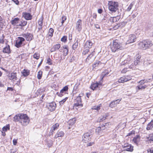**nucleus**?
I'll return each mask as SVG.
<instances>
[{"label":"nucleus","mask_w":153,"mask_h":153,"mask_svg":"<svg viewBox=\"0 0 153 153\" xmlns=\"http://www.w3.org/2000/svg\"><path fill=\"white\" fill-rule=\"evenodd\" d=\"M13 121L19 122L23 126L27 125L29 123V118L26 114H19L16 115L13 117Z\"/></svg>","instance_id":"f257e3e1"},{"label":"nucleus","mask_w":153,"mask_h":153,"mask_svg":"<svg viewBox=\"0 0 153 153\" xmlns=\"http://www.w3.org/2000/svg\"><path fill=\"white\" fill-rule=\"evenodd\" d=\"M152 41L149 40H144L140 41L139 43V48L143 50H146L150 48L153 45Z\"/></svg>","instance_id":"f03ea898"},{"label":"nucleus","mask_w":153,"mask_h":153,"mask_svg":"<svg viewBox=\"0 0 153 153\" xmlns=\"http://www.w3.org/2000/svg\"><path fill=\"white\" fill-rule=\"evenodd\" d=\"M122 44L118 42L117 40H114L113 44L110 46L112 52H115L118 49L121 50L123 48Z\"/></svg>","instance_id":"7ed1b4c3"},{"label":"nucleus","mask_w":153,"mask_h":153,"mask_svg":"<svg viewBox=\"0 0 153 153\" xmlns=\"http://www.w3.org/2000/svg\"><path fill=\"white\" fill-rule=\"evenodd\" d=\"M108 6L109 10L112 13H115L118 10V4L117 2L109 1Z\"/></svg>","instance_id":"20e7f679"},{"label":"nucleus","mask_w":153,"mask_h":153,"mask_svg":"<svg viewBox=\"0 0 153 153\" xmlns=\"http://www.w3.org/2000/svg\"><path fill=\"white\" fill-rule=\"evenodd\" d=\"M92 135L90 132L85 133L82 136V141L85 143L88 142L91 140Z\"/></svg>","instance_id":"39448f33"},{"label":"nucleus","mask_w":153,"mask_h":153,"mask_svg":"<svg viewBox=\"0 0 153 153\" xmlns=\"http://www.w3.org/2000/svg\"><path fill=\"white\" fill-rule=\"evenodd\" d=\"M74 106L76 107H82L83 106V104L82 103L81 98V96H79L77 97L74 101Z\"/></svg>","instance_id":"423d86ee"},{"label":"nucleus","mask_w":153,"mask_h":153,"mask_svg":"<svg viewBox=\"0 0 153 153\" xmlns=\"http://www.w3.org/2000/svg\"><path fill=\"white\" fill-rule=\"evenodd\" d=\"M25 40V39L23 37H18L16 40L15 46L18 48L21 47L22 44L23 42Z\"/></svg>","instance_id":"0eeeda50"},{"label":"nucleus","mask_w":153,"mask_h":153,"mask_svg":"<svg viewBox=\"0 0 153 153\" xmlns=\"http://www.w3.org/2000/svg\"><path fill=\"white\" fill-rule=\"evenodd\" d=\"M47 107L49 111H52L55 109L56 104L54 102H52L47 104Z\"/></svg>","instance_id":"6e6552de"},{"label":"nucleus","mask_w":153,"mask_h":153,"mask_svg":"<svg viewBox=\"0 0 153 153\" xmlns=\"http://www.w3.org/2000/svg\"><path fill=\"white\" fill-rule=\"evenodd\" d=\"M131 79V78L129 76H123L121 77L117 82L119 83H124Z\"/></svg>","instance_id":"1a4fd4ad"},{"label":"nucleus","mask_w":153,"mask_h":153,"mask_svg":"<svg viewBox=\"0 0 153 153\" xmlns=\"http://www.w3.org/2000/svg\"><path fill=\"white\" fill-rule=\"evenodd\" d=\"M136 36L133 34H131L129 35L128 39L126 42V44H130L134 42L136 40Z\"/></svg>","instance_id":"9d476101"},{"label":"nucleus","mask_w":153,"mask_h":153,"mask_svg":"<svg viewBox=\"0 0 153 153\" xmlns=\"http://www.w3.org/2000/svg\"><path fill=\"white\" fill-rule=\"evenodd\" d=\"M22 36L25 38L27 41H30L32 39L33 35L29 33L22 34Z\"/></svg>","instance_id":"9b49d317"},{"label":"nucleus","mask_w":153,"mask_h":153,"mask_svg":"<svg viewBox=\"0 0 153 153\" xmlns=\"http://www.w3.org/2000/svg\"><path fill=\"white\" fill-rule=\"evenodd\" d=\"M22 16L27 20H29L32 19V16L31 14L28 13L23 12L22 14Z\"/></svg>","instance_id":"f8f14e48"},{"label":"nucleus","mask_w":153,"mask_h":153,"mask_svg":"<svg viewBox=\"0 0 153 153\" xmlns=\"http://www.w3.org/2000/svg\"><path fill=\"white\" fill-rule=\"evenodd\" d=\"M82 21L80 19H79L77 22L76 24V29L79 32L82 29Z\"/></svg>","instance_id":"ddd939ff"},{"label":"nucleus","mask_w":153,"mask_h":153,"mask_svg":"<svg viewBox=\"0 0 153 153\" xmlns=\"http://www.w3.org/2000/svg\"><path fill=\"white\" fill-rule=\"evenodd\" d=\"M5 44L6 46L3 48V52L4 53L9 54L11 53L10 46L7 43H5Z\"/></svg>","instance_id":"4468645a"},{"label":"nucleus","mask_w":153,"mask_h":153,"mask_svg":"<svg viewBox=\"0 0 153 153\" xmlns=\"http://www.w3.org/2000/svg\"><path fill=\"white\" fill-rule=\"evenodd\" d=\"M17 73L16 72H12L9 75V78L10 80L14 81L17 79Z\"/></svg>","instance_id":"2eb2a0df"},{"label":"nucleus","mask_w":153,"mask_h":153,"mask_svg":"<svg viewBox=\"0 0 153 153\" xmlns=\"http://www.w3.org/2000/svg\"><path fill=\"white\" fill-rule=\"evenodd\" d=\"M59 126V124L58 123H56L52 126L50 131V135H53V132L55 130L57 129Z\"/></svg>","instance_id":"dca6fc26"},{"label":"nucleus","mask_w":153,"mask_h":153,"mask_svg":"<svg viewBox=\"0 0 153 153\" xmlns=\"http://www.w3.org/2000/svg\"><path fill=\"white\" fill-rule=\"evenodd\" d=\"M61 47V45L59 44H58L54 45L51 49V52H53L58 50Z\"/></svg>","instance_id":"f3484780"},{"label":"nucleus","mask_w":153,"mask_h":153,"mask_svg":"<svg viewBox=\"0 0 153 153\" xmlns=\"http://www.w3.org/2000/svg\"><path fill=\"white\" fill-rule=\"evenodd\" d=\"M102 85V83L100 82H96L92 84L91 86V89L94 90L97 88L99 85Z\"/></svg>","instance_id":"a211bd4d"},{"label":"nucleus","mask_w":153,"mask_h":153,"mask_svg":"<svg viewBox=\"0 0 153 153\" xmlns=\"http://www.w3.org/2000/svg\"><path fill=\"white\" fill-rule=\"evenodd\" d=\"M62 51L64 56H66L68 54L69 51L68 46L67 45H64L62 47Z\"/></svg>","instance_id":"6ab92c4d"},{"label":"nucleus","mask_w":153,"mask_h":153,"mask_svg":"<svg viewBox=\"0 0 153 153\" xmlns=\"http://www.w3.org/2000/svg\"><path fill=\"white\" fill-rule=\"evenodd\" d=\"M93 44V43L90 40L87 41L85 44L84 47L87 48H91Z\"/></svg>","instance_id":"aec40b11"},{"label":"nucleus","mask_w":153,"mask_h":153,"mask_svg":"<svg viewBox=\"0 0 153 153\" xmlns=\"http://www.w3.org/2000/svg\"><path fill=\"white\" fill-rule=\"evenodd\" d=\"M120 19V16H117L115 17H111L109 19V21L111 22H115L118 21Z\"/></svg>","instance_id":"412c9836"},{"label":"nucleus","mask_w":153,"mask_h":153,"mask_svg":"<svg viewBox=\"0 0 153 153\" xmlns=\"http://www.w3.org/2000/svg\"><path fill=\"white\" fill-rule=\"evenodd\" d=\"M65 134L64 132L62 131H58L56 134L54 138H57L60 137H63Z\"/></svg>","instance_id":"4be33fe9"},{"label":"nucleus","mask_w":153,"mask_h":153,"mask_svg":"<svg viewBox=\"0 0 153 153\" xmlns=\"http://www.w3.org/2000/svg\"><path fill=\"white\" fill-rule=\"evenodd\" d=\"M109 114L108 113H105L102 116H101L99 117L98 119V121L99 122H100L103 121L108 116Z\"/></svg>","instance_id":"5701e85b"},{"label":"nucleus","mask_w":153,"mask_h":153,"mask_svg":"<svg viewBox=\"0 0 153 153\" xmlns=\"http://www.w3.org/2000/svg\"><path fill=\"white\" fill-rule=\"evenodd\" d=\"M133 61H131L130 60H129L128 61V65L129 68L130 69L133 68L135 67L136 65L134 64V63H133Z\"/></svg>","instance_id":"b1692460"},{"label":"nucleus","mask_w":153,"mask_h":153,"mask_svg":"<svg viewBox=\"0 0 153 153\" xmlns=\"http://www.w3.org/2000/svg\"><path fill=\"white\" fill-rule=\"evenodd\" d=\"M19 19L18 18H15L13 19L11 21V23L12 25H17L19 23Z\"/></svg>","instance_id":"393cba45"},{"label":"nucleus","mask_w":153,"mask_h":153,"mask_svg":"<svg viewBox=\"0 0 153 153\" xmlns=\"http://www.w3.org/2000/svg\"><path fill=\"white\" fill-rule=\"evenodd\" d=\"M94 52H92L90 55H89L86 59V62H88L90 59L93 60L94 59Z\"/></svg>","instance_id":"a878e982"},{"label":"nucleus","mask_w":153,"mask_h":153,"mask_svg":"<svg viewBox=\"0 0 153 153\" xmlns=\"http://www.w3.org/2000/svg\"><path fill=\"white\" fill-rule=\"evenodd\" d=\"M101 104H100L98 105H95L92 108V109L93 110H95L94 111L96 112H98L99 111L100 109V108L101 107Z\"/></svg>","instance_id":"bb28decb"},{"label":"nucleus","mask_w":153,"mask_h":153,"mask_svg":"<svg viewBox=\"0 0 153 153\" xmlns=\"http://www.w3.org/2000/svg\"><path fill=\"white\" fill-rule=\"evenodd\" d=\"M153 127V119L148 124L146 129L147 130H152Z\"/></svg>","instance_id":"cd10ccee"},{"label":"nucleus","mask_w":153,"mask_h":153,"mask_svg":"<svg viewBox=\"0 0 153 153\" xmlns=\"http://www.w3.org/2000/svg\"><path fill=\"white\" fill-rule=\"evenodd\" d=\"M104 129H105V128H103V126L101 127H99L96 129V132L100 134V133H102V132Z\"/></svg>","instance_id":"c85d7f7f"},{"label":"nucleus","mask_w":153,"mask_h":153,"mask_svg":"<svg viewBox=\"0 0 153 153\" xmlns=\"http://www.w3.org/2000/svg\"><path fill=\"white\" fill-rule=\"evenodd\" d=\"M147 141H149L150 143L153 142V134H151L149 135V136L146 137Z\"/></svg>","instance_id":"c756f323"},{"label":"nucleus","mask_w":153,"mask_h":153,"mask_svg":"<svg viewBox=\"0 0 153 153\" xmlns=\"http://www.w3.org/2000/svg\"><path fill=\"white\" fill-rule=\"evenodd\" d=\"M22 74L24 76H27L30 74L29 71L24 69L22 72Z\"/></svg>","instance_id":"7c9ffc66"},{"label":"nucleus","mask_w":153,"mask_h":153,"mask_svg":"<svg viewBox=\"0 0 153 153\" xmlns=\"http://www.w3.org/2000/svg\"><path fill=\"white\" fill-rule=\"evenodd\" d=\"M108 72L107 70H105L103 71L101 75V80H102L103 78L106 76L108 75Z\"/></svg>","instance_id":"2f4dec72"},{"label":"nucleus","mask_w":153,"mask_h":153,"mask_svg":"<svg viewBox=\"0 0 153 153\" xmlns=\"http://www.w3.org/2000/svg\"><path fill=\"white\" fill-rule=\"evenodd\" d=\"M140 137L139 136H137L133 139V141L136 144H137L139 141Z\"/></svg>","instance_id":"473e14b6"},{"label":"nucleus","mask_w":153,"mask_h":153,"mask_svg":"<svg viewBox=\"0 0 153 153\" xmlns=\"http://www.w3.org/2000/svg\"><path fill=\"white\" fill-rule=\"evenodd\" d=\"M140 56H138L136 57L135 61L133 62V63H134V64L137 65L140 62Z\"/></svg>","instance_id":"72a5a7b5"},{"label":"nucleus","mask_w":153,"mask_h":153,"mask_svg":"<svg viewBox=\"0 0 153 153\" xmlns=\"http://www.w3.org/2000/svg\"><path fill=\"white\" fill-rule=\"evenodd\" d=\"M43 18L42 17L40 18L38 20V24L39 26L40 27V28H42V26L43 25Z\"/></svg>","instance_id":"f704fd0d"},{"label":"nucleus","mask_w":153,"mask_h":153,"mask_svg":"<svg viewBox=\"0 0 153 153\" xmlns=\"http://www.w3.org/2000/svg\"><path fill=\"white\" fill-rule=\"evenodd\" d=\"M68 88L67 86H65L60 90L61 92L65 94L66 91L68 90Z\"/></svg>","instance_id":"c9c22d12"},{"label":"nucleus","mask_w":153,"mask_h":153,"mask_svg":"<svg viewBox=\"0 0 153 153\" xmlns=\"http://www.w3.org/2000/svg\"><path fill=\"white\" fill-rule=\"evenodd\" d=\"M125 150L127 151L132 152L133 150V146L132 145L130 146L129 147L125 148Z\"/></svg>","instance_id":"e433bc0d"},{"label":"nucleus","mask_w":153,"mask_h":153,"mask_svg":"<svg viewBox=\"0 0 153 153\" xmlns=\"http://www.w3.org/2000/svg\"><path fill=\"white\" fill-rule=\"evenodd\" d=\"M53 30L52 28H50L48 32V35L50 37H51L53 35Z\"/></svg>","instance_id":"4c0bfd02"},{"label":"nucleus","mask_w":153,"mask_h":153,"mask_svg":"<svg viewBox=\"0 0 153 153\" xmlns=\"http://www.w3.org/2000/svg\"><path fill=\"white\" fill-rule=\"evenodd\" d=\"M76 121V120L75 118H73L70 120L69 121L70 125H74Z\"/></svg>","instance_id":"58836bf2"},{"label":"nucleus","mask_w":153,"mask_h":153,"mask_svg":"<svg viewBox=\"0 0 153 153\" xmlns=\"http://www.w3.org/2000/svg\"><path fill=\"white\" fill-rule=\"evenodd\" d=\"M78 46V40H77L76 42L72 45V48L74 50L76 49Z\"/></svg>","instance_id":"ea45409f"},{"label":"nucleus","mask_w":153,"mask_h":153,"mask_svg":"<svg viewBox=\"0 0 153 153\" xmlns=\"http://www.w3.org/2000/svg\"><path fill=\"white\" fill-rule=\"evenodd\" d=\"M147 87V86L146 85L144 86H142L141 85H139L137 86V87L138 88V90H142V89H144Z\"/></svg>","instance_id":"a19ab883"},{"label":"nucleus","mask_w":153,"mask_h":153,"mask_svg":"<svg viewBox=\"0 0 153 153\" xmlns=\"http://www.w3.org/2000/svg\"><path fill=\"white\" fill-rule=\"evenodd\" d=\"M10 126L9 124L7 125L6 126H4L2 129L4 131H6L7 130H9L10 129Z\"/></svg>","instance_id":"79ce46f5"},{"label":"nucleus","mask_w":153,"mask_h":153,"mask_svg":"<svg viewBox=\"0 0 153 153\" xmlns=\"http://www.w3.org/2000/svg\"><path fill=\"white\" fill-rule=\"evenodd\" d=\"M40 57L39 53H35L33 55V57L36 59H39Z\"/></svg>","instance_id":"37998d69"},{"label":"nucleus","mask_w":153,"mask_h":153,"mask_svg":"<svg viewBox=\"0 0 153 153\" xmlns=\"http://www.w3.org/2000/svg\"><path fill=\"white\" fill-rule=\"evenodd\" d=\"M42 71H39L37 74V78L38 79H40L42 78Z\"/></svg>","instance_id":"c03bdc74"},{"label":"nucleus","mask_w":153,"mask_h":153,"mask_svg":"<svg viewBox=\"0 0 153 153\" xmlns=\"http://www.w3.org/2000/svg\"><path fill=\"white\" fill-rule=\"evenodd\" d=\"M5 36L3 34H2V36L0 38V43L1 44H4V38Z\"/></svg>","instance_id":"a18cd8bd"},{"label":"nucleus","mask_w":153,"mask_h":153,"mask_svg":"<svg viewBox=\"0 0 153 153\" xmlns=\"http://www.w3.org/2000/svg\"><path fill=\"white\" fill-rule=\"evenodd\" d=\"M101 63L100 61H97L94 63L93 65V68H94L95 67L98 66V65H101Z\"/></svg>","instance_id":"49530a36"},{"label":"nucleus","mask_w":153,"mask_h":153,"mask_svg":"<svg viewBox=\"0 0 153 153\" xmlns=\"http://www.w3.org/2000/svg\"><path fill=\"white\" fill-rule=\"evenodd\" d=\"M68 97H66L64 99L60 101L59 102V103L60 105H62L68 99Z\"/></svg>","instance_id":"de8ad7c7"},{"label":"nucleus","mask_w":153,"mask_h":153,"mask_svg":"<svg viewBox=\"0 0 153 153\" xmlns=\"http://www.w3.org/2000/svg\"><path fill=\"white\" fill-rule=\"evenodd\" d=\"M116 106V104L115 103L114 100L112 101L109 104V106L111 108L114 107Z\"/></svg>","instance_id":"09e8293b"},{"label":"nucleus","mask_w":153,"mask_h":153,"mask_svg":"<svg viewBox=\"0 0 153 153\" xmlns=\"http://www.w3.org/2000/svg\"><path fill=\"white\" fill-rule=\"evenodd\" d=\"M120 25V28H122L123 27H124L126 24V22H122L119 23Z\"/></svg>","instance_id":"8fccbe9b"},{"label":"nucleus","mask_w":153,"mask_h":153,"mask_svg":"<svg viewBox=\"0 0 153 153\" xmlns=\"http://www.w3.org/2000/svg\"><path fill=\"white\" fill-rule=\"evenodd\" d=\"M130 146H131V145L128 143H126L122 146V147L123 148H125V149L127 148V147H129Z\"/></svg>","instance_id":"3c124183"},{"label":"nucleus","mask_w":153,"mask_h":153,"mask_svg":"<svg viewBox=\"0 0 153 153\" xmlns=\"http://www.w3.org/2000/svg\"><path fill=\"white\" fill-rule=\"evenodd\" d=\"M67 36H64L61 39V41L66 42L67 41Z\"/></svg>","instance_id":"603ef678"},{"label":"nucleus","mask_w":153,"mask_h":153,"mask_svg":"<svg viewBox=\"0 0 153 153\" xmlns=\"http://www.w3.org/2000/svg\"><path fill=\"white\" fill-rule=\"evenodd\" d=\"M66 19V16H63L62 18V25H63Z\"/></svg>","instance_id":"864d4df0"},{"label":"nucleus","mask_w":153,"mask_h":153,"mask_svg":"<svg viewBox=\"0 0 153 153\" xmlns=\"http://www.w3.org/2000/svg\"><path fill=\"white\" fill-rule=\"evenodd\" d=\"M133 5H134V4L133 3H131L130 4L129 6L128 7V8L127 10L128 11H130V10L131 9L132 7L133 6Z\"/></svg>","instance_id":"5fc2aeb1"},{"label":"nucleus","mask_w":153,"mask_h":153,"mask_svg":"<svg viewBox=\"0 0 153 153\" xmlns=\"http://www.w3.org/2000/svg\"><path fill=\"white\" fill-rule=\"evenodd\" d=\"M89 51V49L88 48H87L83 51L82 52V54L84 55H86L87 53H88Z\"/></svg>","instance_id":"6e6d98bb"},{"label":"nucleus","mask_w":153,"mask_h":153,"mask_svg":"<svg viewBox=\"0 0 153 153\" xmlns=\"http://www.w3.org/2000/svg\"><path fill=\"white\" fill-rule=\"evenodd\" d=\"M114 30H117L119 28H120V25L119 24H118L117 25H115L113 27Z\"/></svg>","instance_id":"4d7b16f0"},{"label":"nucleus","mask_w":153,"mask_h":153,"mask_svg":"<svg viewBox=\"0 0 153 153\" xmlns=\"http://www.w3.org/2000/svg\"><path fill=\"white\" fill-rule=\"evenodd\" d=\"M21 21L22 24V26H25L27 24V22L26 21L22 20Z\"/></svg>","instance_id":"13d9d810"},{"label":"nucleus","mask_w":153,"mask_h":153,"mask_svg":"<svg viewBox=\"0 0 153 153\" xmlns=\"http://www.w3.org/2000/svg\"><path fill=\"white\" fill-rule=\"evenodd\" d=\"M64 93H61V91H60V92H57L56 93V94L60 97H62L63 95V94Z\"/></svg>","instance_id":"bf43d9fd"},{"label":"nucleus","mask_w":153,"mask_h":153,"mask_svg":"<svg viewBox=\"0 0 153 153\" xmlns=\"http://www.w3.org/2000/svg\"><path fill=\"white\" fill-rule=\"evenodd\" d=\"M51 59L49 58H48V59H47V63H48L49 65H51L52 64V63L51 62Z\"/></svg>","instance_id":"052dcab7"},{"label":"nucleus","mask_w":153,"mask_h":153,"mask_svg":"<svg viewBox=\"0 0 153 153\" xmlns=\"http://www.w3.org/2000/svg\"><path fill=\"white\" fill-rule=\"evenodd\" d=\"M128 59L127 60H125L124 62H122L121 63V65H125V64H128Z\"/></svg>","instance_id":"680f3d73"},{"label":"nucleus","mask_w":153,"mask_h":153,"mask_svg":"<svg viewBox=\"0 0 153 153\" xmlns=\"http://www.w3.org/2000/svg\"><path fill=\"white\" fill-rule=\"evenodd\" d=\"M16 5H19V1L18 0H11Z\"/></svg>","instance_id":"e2e57ef3"},{"label":"nucleus","mask_w":153,"mask_h":153,"mask_svg":"<svg viewBox=\"0 0 153 153\" xmlns=\"http://www.w3.org/2000/svg\"><path fill=\"white\" fill-rule=\"evenodd\" d=\"M147 152L149 153H153V148L149 149L147 150Z\"/></svg>","instance_id":"0e129e2a"},{"label":"nucleus","mask_w":153,"mask_h":153,"mask_svg":"<svg viewBox=\"0 0 153 153\" xmlns=\"http://www.w3.org/2000/svg\"><path fill=\"white\" fill-rule=\"evenodd\" d=\"M121 99H118L117 100H114V101H115V103L116 104V105L118 103H119V102L121 101Z\"/></svg>","instance_id":"69168bd1"},{"label":"nucleus","mask_w":153,"mask_h":153,"mask_svg":"<svg viewBox=\"0 0 153 153\" xmlns=\"http://www.w3.org/2000/svg\"><path fill=\"white\" fill-rule=\"evenodd\" d=\"M143 80L145 82H149V81L151 80V79H145Z\"/></svg>","instance_id":"338daca9"},{"label":"nucleus","mask_w":153,"mask_h":153,"mask_svg":"<svg viewBox=\"0 0 153 153\" xmlns=\"http://www.w3.org/2000/svg\"><path fill=\"white\" fill-rule=\"evenodd\" d=\"M17 140L14 139L13 140V143L14 145H16L17 143Z\"/></svg>","instance_id":"774afa93"}]
</instances>
